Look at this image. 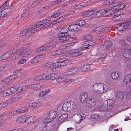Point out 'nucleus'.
<instances>
[{
	"label": "nucleus",
	"instance_id": "18",
	"mask_svg": "<svg viewBox=\"0 0 131 131\" xmlns=\"http://www.w3.org/2000/svg\"><path fill=\"white\" fill-rule=\"evenodd\" d=\"M36 118L34 116H31L26 118V123H37Z\"/></svg>",
	"mask_w": 131,
	"mask_h": 131
},
{
	"label": "nucleus",
	"instance_id": "32",
	"mask_svg": "<svg viewBox=\"0 0 131 131\" xmlns=\"http://www.w3.org/2000/svg\"><path fill=\"white\" fill-rule=\"evenodd\" d=\"M105 102L103 103V104L101 105L99 108V110L101 111H104L107 110V106L106 105H105Z\"/></svg>",
	"mask_w": 131,
	"mask_h": 131
},
{
	"label": "nucleus",
	"instance_id": "48",
	"mask_svg": "<svg viewBox=\"0 0 131 131\" xmlns=\"http://www.w3.org/2000/svg\"><path fill=\"white\" fill-rule=\"evenodd\" d=\"M80 115L78 114L75 116V121L76 122H78L77 123H80L81 121L80 119Z\"/></svg>",
	"mask_w": 131,
	"mask_h": 131
},
{
	"label": "nucleus",
	"instance_id": "16",
	"mask_svg": "<svg viewBox=\"0 0 131 131\" xmlns=\"http://www.w3.org/2000/svg\"><path fill=\"white\" fill-rule=\"evenodd\" d=\"M93 15L96 17L98 18L103 16V13L104 12H103L102 10H93Z\"/></svg>",
	"mask_w": 131,
	"mask_h": 131
},
{
	"label": "nucleus",
	"instance_id": "6",
	"mask_svg": "<svg viewBox=\"0 0 131 131\" xmlns=\"http://www.w3.org/2000/svg\"><path fill=\"white\" fill-rule=\"evenodd\" d=\"M89 46H84L80 47L77 49L74 50L73 55L75 57H77L82 55L83 53V50L86 49H89Z\"/></svg>",
	"mask_w": 131,
	"mask_h": 131
},
{
	"label": "nucleus",
	"instance_id": "59",
	"mask_svg": "<svg viewBox=\"0 0 131 131\" xmlns=\"http://www.w3.org/2000/svg\"><path fill=\"white\" fill-rule=\"evenodd\" d=\"M56 51L57 55H60L63 53V51L62 49H60Z\"/></svg>",
	"mask_w": 131,
	"mask_h": 131
},
{
	"label": "nucleus",
	"instance_id": "9",
	"mask_svg": "<svg viewBox=\"0 0 131 131\" xmlns=\"http://www.w3.org/2000/svg\"><path fill=\"white\" fill-rule=\"evenodd\" d=\"M96 104L95 100L93 98H90L86 101V105L90 107H93Z\"/></svg>",
	"mask_w": 131,
	"mask_h": 131
},
{
	"label": "nucleus",
	"instance_id": "21",
	"mask_svg": "<svg viewBox=\"0 0 131 131\" xmlns=\"http://www.w3.org/2000/svg\"><path fill=\"white\" fill-rule=\"evenodd\" d=\"M77 25V24L71 25L68 27V29L69 30L71 31H78L79 30V28L76 26Z\"/></svg>",
	"mask_w": 131,
	"mask_h": 131
},
{
	"label": "nucleus",
	"instance_id": "39",
	"mask_svg": "<svg viewBox=\"0 0 131 131\" xmlns=\"http://www.w3.org/2000/svg\"><path fill=\"white\" fill-rule=\"evenodd\" d=\"M51 21V20L50 19H45L39 22L38 23L39 24H43L46 23H48Z\"/></svg>",
	"mask_w": 131,
	"mask_h": 131
},
{
	"label": "nucleus",
	"instance_id": "62",
	"mask_svg": "<svg viewBox=\"0 0 131 131\" xmlns=\"http://www.w3.org/2000/svg\"><path fill=\"white\" fill-rule=\"evenodd\" d=\"M26 60L25 59H21L19 61L18 63L20 64H23L26 62Z\"/></svg>",
	"mask_w": 131,
	"mask_h": 131
},
{
	"label": "nucleus",
	"instance_id": "43",
	"mask_svg": "<svg viewBox=\"0 0 131 131\" xmlns=\"http://www.w3.org/2000/svg\"><path fill=\"white\" fill-rule=\"evenodd\" d=\"M126 96L128 99L131 98V89H129L126 92Z\"/></svg>",
	"mask_w": 131,
	"mask_h": 131
},
{
	"label": "nucleus",
	"instance_id": "60",
	"mask_svg": "<svg viewBox=\"0 0 131 131\" xmlns=\"http://www.w3.org/2000/svg\"><path fill=\"white\" fill-rule=\"evenodd\" d=\"M9 89L10 91V92L12 94H14L16 91V88L14 87H11L10 88H9Z\"/></svg>",
	"mask_w": 131,
	"mask_h": 131
},
{
	"label": "nucleus",
	"instance_id": "29",
	"mask_svg": "<svg viewBox=\"0 0 131 131\" xmlns=\"http://www.w3.org/2000/svg\"><path fill=\"white\" fill-rule=\"evenodd\" d=\"M50 91V89H48L46 90L40 92L39 93V97H43L46 95V94Z\"/></svg>",
	"mask_w": 131,
	"mask_h": 131
},
{
	"label": "nucleus",
	"instance_id": "31",
	"mask_svg": "<svg viewBox=\"0 0 131 131\" xmlns=\"http://www.w3.org/2000/svg\"><path fill=\"white\" fill-rule=\"evenodd\" d=\"M41 87V85L40 84H33L31 85V88L35 89H39Z\"/></svg>",
	"mask_w": 131,
	"mask_h": 131
},
{
	"label": "nucleus",
	"instance_id": "54",
	"mask_svg": "<svg viewBox=\"0 0 131 131\" xmlns=\"http://www.w3.org/2000/svg\"><path fill=\"white\" fill-rule=\"evenodd\" d=\"M77 24H78L80 26H82L85 23V21L84 20H80L79 21L77 22Z\"/></svg>",
	"mask_w": 131,
	"mask_h": 131
},
{
	"label": "nucleus",
	"instance_id": "12",
	"mask_svg": "<svg viewBox=\"0 0 131 131\" xmlns=\"http://www.w3.org/2000/svg\"><path fill=\"white\" fill-rule=\"evenodd\" d=\"M27 29V30L28 31L25 34L26 37H24L25 38H27V37L35 33L34 29H32V26L31 28H28Z\"/></svg>",
	"mask_w": 131,
	"mask_h": 131
},
{
	"label": "nucleus",
	"instance_id": "11",
	"mask_svg": "<svg viewBox=\"0 0 131 131\" xmlns=\"http://www.w3.org/2000/svg\"><path fill=\"white\" fill-rule=\"evenodd\" d=\"M88 97L87 93L85 92H83L81 93L80 96V100L82 103H84Z\"/></svg>",
	"mask_w": 131,
	"mask_h": 131
},
{
	"label": "nucleus",
	"instance_id": "14",
	"mask_svg": "<svg viewBox=\"0 0 131 131\" xmlns=\"http://www.w3.org/2000/svg\"><path fill=\"white\" fill-rule=\"evenodd\" d=\"M12 52L10 51H8L4 53L2 56L0 57V58L3 60H5L9 58L11 56Z\"/></svg>",
	"mask_w": 131,
	"mask_h": 131
},
{
	"label": "nucleus",
	"instance_id": "45",
	"mask_svg": "<svg viewBox=\"0 0 131 131\" xmlns=\"http://www.w3.org/2000/svg\"><path fill=\"white\" fill-rule=\"evenodd\" d=\"M103 90L104 91V93H105L110 90V87L109 86H107L105 84H103Z\"/></svg>",
	"mask_w": 131,
	"mask_h": 131
},
{
	"label": "nucleus",
	"instance_id": "28",
	"mask_svg": "<svg viewBox=\"0 0 131 131\" xmlns=\"http://www.w3.org/2000/svg\"><path fill=\"white\" fill-rule=\"evenodd\" d=\"M125 6V4L124 3H120L118 7L116 8L115 7H113V8L116 9H115V12L116 13L117 12L119 11V10L123 9Z\"/></svg>",
	"mask_w": 131,
	"mask_h": 131
},
{
	"label": "nucleus",
	"instance_id": "35",
	"mask_svg": "<svg viewBox=\"0 0 131 131\" xmlns=\"http://www.w3.org/2000/svg\"><path fill=\"white\" fill-rule=\"evenodd\" d=\"M93 10H90L84 12L81 15H86L89 16L92 15H93Z\"/></svg>",
	"mask_w": 131,
	"mask_h": 131
},
{
	"label": "nucleus",
	"instance_id": "50",
	"mask_svg": "<svg viewBox=\"0 0 131 131\" xmlns=\"http://www.w3.org/2000/svg\"><path fill=\"white\" fill-rule=\"evenodd\" d=\"M92 38L91 36V35H87L85 36L83 38V39L84 41H91Z\"/></svg>",
	"mask_w": 131,
	"mask_h": 131
},
{
	"label": "nucleus",
	"instance_id": "63",
	"mask_svg": "<svg viewBox=\"0 0 131 131\" xmlns=\"http://www.w3.org/2000/svg\"><path fill=\"white\" fill-rule=\"evenodd\" d=\"M28 30L27 29H25L22 31L20 33V35L21 36H23L24 37H26L25 36V34L26 32Z\"/></svg>",
	"mask_w": 131,
	"mask_h": 131
},
{
	"label": "nucleus",
	"instance_id": "3",
	"mask_svg": "<svg viewBox=\"0 0 131 131\" xmlns=\"http://www.w3.org/2000/svg\"><path fill=\"white\" fill-rule=\"evenodd\" d=\"M76 107L75 103L72 101L65 102L62 107V110L66 112H70L73 110Z\"/></svg>",
	"mask_w": 131,
	"mask_h": 131
},
{
	"label": "nucleus",
	"instance_id": "5",
	"mask_svg": "<svg viewBox=\"0 0 131 131\" xmlns=\"http://www.w3.org/2000/svg\"><path fill=\"white\" fill-rule=\"evenodd\" d=\"M116 9L113 7L107 10H102L104 12L103 13V16L104 17H107L111 16H113L114 13H116L115 9Z\"/></svg>",
	"mask_w": 131,
	"mask_h": 131
},
{
	"label": "nucleus",
	"instance_id": "7",
	"mask_svg": "<svg viewBox=\"0 0 131 131\" xmlns=\"http://www.w3.org/2000/svg\"><path fill=\"white\" fill-rule=\"evenodd\" d=\"M103 84L96 83L94 84L93 86V89L95 91H98L100 93L102 94L104 93L102 88Z\"/></svg>",
	"mask_w": 131,
	"mask_h": 131
},
{
	"label": "nucleus",
	"instance_id": "26",
	"mask_svg": "<svg viewBox=\"0 0 131 131\" xmlns=\"http://www.w3.org/2000/svg\"><path fill=\"white\" fill-rule=\"evenodd\" d=\"M3 8V6H1L0 7V20L6 16L4 10V9Z\"/></svg>",
	"mask_w": 131,
	"mask_h": 131
},
{
	"label": "nucleus",
	"instance_id": "8",
	"mask_svg": "<svg viewBox=\"0 0 131 131\" xmlns=\"http://www.w3.org/2000/svg\"><path fill=\"white\" fill-rule=\"evenodd\" d=\"M8 0L6 1L5 3L2 6H3V8L4 9V10L6 16L10 14L12 11L11 8H6L9 5Z\"/></svg>",
	"mask_w": 131,
	"mask_h": 131
},
{
	"label": "nucleus",
	"instance_id": "33",
	"mask_svg": "<svg viewBox=\"0 0 131 131\" xmlns=\"http://www.w3.org/2000/svg\"><path fill=\"white\" fill-rule=\"evenodd\" d=\"M26 90V88L25 86H19L17 89L16 91L19 93L23 92Z\"/></svg>",
	"mask_w": 131,
	"mask_h": 131
},
{
	"label": "nucleus",
	"instance_id": "13",
	"mask_svg": "<svg viewBox=\"0 0 131 131\" xmlns=\"http://www.w3.org/2000/svg\"><path fill=\"white\" fill-rule=\"evenodd\" d=\"M105 104H107V107L108 109H111L113 107L115 103V100L111 99L108 100L106 102H105Z\"/></svg>",
	"mask_w": 131,
	"mask_h": 131
},
{
	"label": "nucleus",
	"instance_id": "49",
	"mask_svg": "<svg viewBox=\"0 0 131 131\" xmlns=\"http://www.w3.org/2000/svg\"><path fill=\"white\" fill-rule=\"evenodd\" d=\"M66 80V78L63 77L58 78L57 79V81L59 83L63 82Z\"/></svg>",
	"mask_w": 131,
	"mask_h": 131
},
{
	"label": "nucleus",
	"instance_id": "1",
	"mask_svg": "<svg viewBox=\"0 0 131 131\" xmlns=\"http://www.w3.org/2000/svg\"><path fill=\"white\" fill-rule=\"evenodd\" d=\"M66 31L67 29L65 27L61 29V34H58V37L57 38L56 41V42H60L67 40L71 37V36Z\"/></svg>",
	"mask_w": 131,
	"mask_h": 131
},
{
	"label": "nucleus",
	"instance_id": "19",
	"mask_svg": "<svg viewBox=\"0 0 131 131\" xmlns=\"http://www.w3.org/2000/svg\"><path fill=\"white\" fill-rule=\"evenodd\" d=\"M52 120H50L49 118H39L37 119V122L40 123H49L52 122Z\"/></svg>",
	"mask_w": 131,
	"mask_h": 131
},
{
	"label": "nucleus",
	"instance_id": "56",
	"mask_svg": "<svg viewBox=\"0 0 131 131\" xmlns=\"http://www.w3.org/2000/svg\"><path fill=\"white\" fill-rule=\"evenodd\" d=\"M119 43L120 45L123 46H125L126 44V42H125V40L123 39H121V40L119 41Z\"/></svg>",
	"mask_w": 131,
	"mask_h": 131
},
{
	"label": "nucleus",
	"instance_id": "23",
	"mask_svg": "<svg viewBox=\"0 0 131 131\" xmlns=\"http://www.w3.org/2000/svg\"><path fill=\"white\" fill-rule=\"evenodd\" d=\"M123 56L127 60H131V52H125L123 53Z\"/></svg>",
	"mask_w": 131,
	"mask_h": 131
},
{
	"label": "nucleus",
	"instance_id": "38",
	"mask_svg": "<svg viewBox=\"0 0 131 131\" xmlns=\"http://www.w3.org/2000/svg\"><path fill=\"white\" fill-rule=\"evenodd\" d=\"M31 105L32 108L38 107L41 105V104L39 103H34L31 104Z\"/></svg>",
	"mask_w": 131,
	"mask_h": 131
},
{
	"label": "nucleus",
	"instance_id": "64",
	"mask_svg": "<svg viewBox=\"0 0 131 131\" xmlns=\"http://www.w3.org/2000/svg\"><path fill=\"white\" fill-rule=\"evenodd\" d=\"M42 80H49V78H50V77L49 76V75H42Z\"/></svg>",
	"mask_w": 131,
	"mask_h": 131
},
{
	"label": "nucleus",
	"instance_id": "25",
	"mask_svg": "<svg viewBox=\"0 0 131 131\" xmlns=\"http://www.w3.org/2000/svg\"><path fill=\"white\" fill-rule=\"evenodd\" d=\"M113 17V20L114 21H119L122 20L123 18H122L121 15H118L117 14V15L115 14V13H114V14L113 16H112Z\"/></svg>",
	"mask_w": 131,
	"mask_h": 131
},
{
	"label": "nucleus",
	"instance_id": "42",
	"mask_svg": "<svg viewBox=\"0 0 131 131\" xmlns=\"http://www.w3.org/2000/svg\"><path fill=\"white\" fill-rule=\"evenodd\" d=\"M99 118V116L97 114H93L91 115L90 118L92 119H97Z\"/></svg>",
	"mask_w": 131,
	"mask_h": 131
},
{
	"label": "nucleus",
	"instance_id": "40",
	"mask_svg": "<svg viewBox=\"0 0 131 131\" xmlns=\"http://www.w3.org/2000/svg\"><path fill=\"white\" fill-rule=\"evenodd\" d=\"M111 28L110 27L102 28V32H106L111 31Z\"/></svg>",
	"mask_w": 131,
	"mask_h": 131
},
{
	"label": "nucleus",
	"instance_id": "2",
	"mask_svg": "<svg viewBox=\"0 0 131 131\" xmlns=\"http://www.w3.org/2000/svg\"><path fill=\"white\" fill-rule=\"evenodd\" d=\"M115 28L119 31L131 28V19L124 23H119L115 25Z\"/></svg>",
	"mask_w": 131,
	"mask_h": 131
},
{
	"label": "nucleus",
	"instance_id": "4",
	"mask_svg": "<svg viewBox=\"0 0 131 131\" xmlns=\"http://www.w3.org/2000/svg\"><path fill=\"white\" fill-rule=\"evenodd\" d=\"M101 47L103 48V50H109L111 51H114L116 48L115 45L113 44L111 41L108 40L105 41Z\"/></svg>",
	"mask_w": 131,
	"mask_h": 131
},
{
	"label": "nucleus",
	"instance_id": "34",
	"mask_svg": "<svg viewBox=\"0 0 131 131\" xmlns=\"http://www.w3.org/2000/svg\"><path fill=\"white\" fill-rule=\"evenodd\" d=\"M124 94L122 92H118L117 95V98L119 101L122 100L123 99Z\"/></svg>",
	"mask_w": 131,
	"mask_h": 131
},
{
	"label": "nucleus",
	"instance_id": "36",
	"mask_svg": "<svg viewBox=\"0 0 131 131\" xmlns=\"http://www.w3.org/2000/svg\"><path fill=\"white\" fill-rule=\"evenodd\" d=\"M26 118L25 117H21L18 118L16 120V122L18 123H24L26 122Z\"/></svg>",
	"mask_w": 131,
	"mask_h": 131
},
{
	"label": "nucleus",
	"instance_id": "51",
	"mask_svg": "<svg viewBox=\"0 0 131 131\" xmlns=\"http://www.w3.org/2000/svg\"><path fill=\"white\" fill-rule=\"evenodd\" d=\"M23 51V50L20 51V49L19 50L17 51H18V53H19V56L20 57H24L25 56V52L24 51L22 52Z\"/></svg>",
	"mask_w": 131,
	"mask_h": 131
},
{
	"label": "nucleus",
	"instance_id": "24",
	"mask_svg": "<svg viewBox=\"0 0 131 131\" xmlns=\"http://www.w3.org/2000/svg\"><path fill=\"white\" fill-rule=\"evenodd\" d=\"M111 77L113 79L117 80L119 78V75L118 73L117 72H115L112 73Z\"/></svg>",
	"mask_w": 131,
	"mask_h": 131
},
{
	"label": "nucleus",
	"instance_id": "57",
	"mask_svg": "<svg viewBox=\"0 0 131 131\" xmlns=\"http://www.w3.org/2000/svg\"><path fill=\"white\" fill-rule=\"evenodd\" d=\"M17 113V111L16 110H14L12 111L11 112L9 113L7 115L8 116H11L14 115L15 114Z\"/></svg>",
	"mask_w": 131,
	"mask_h": 131
},
{
	"label": "nucleus",
	"instance_id": "61",
	"mask_svg": "<svg viewBox=\"0 0 131 131\" xmlns=\"http://www.w3.org/2000/svg\"><path fill=\"white\" fill-rule=\"evenodd\" d=\"M102 27H97L95 29V31H97L100 32H102Z\"/></svg>",
	"mask_w": 131,
	"mask_h": 131
},
{
	"label": "nucleus",
	"instance_id": "20",
	"mask_svg": "<svg viewBox=\"0 0 131 131\" xmlns=\"http://www.w3.org/2000/svg\"><path fill=\"white\" fill-rule=\"evenodd\" d=\"M57 114V112L53 111H50L49 114V116L50 120L54 119L56 117Z\"/></svg>",
	"mask_w": 131,
	"mask_h": 131
},
{
	"label": "nucleus",
	"instance_id": "46",
	"mask_svg": "<svg viewBox=\"0 0 131 131\" xmlns=\"http://www.w3.org/2000/svg\"><path fill=\"white\" fill-rule=\"evenodd\" d=\"M39 62L38 60V57L36 56L31 61V63L32 64L36 63Z\"/></svg>",
	"mask_w": 131,
	"mask_h": 131
},
{
	"label": "nucleus",
	"instance_id": "53",
	"mask_svg": "<svg viewBox=\"0 0 131 131\" xmlns=\"http://www.w3.org/2000/svg\"><path fill=\"white\" fill-rule=\"evenodd\" d=\"M29 43H28L23 46L20 49V51L24 50L28 48L29 47Z\"/></svg>",
	"mask_w": 131,
	"mask_h": 131
},
{
	"label": "nucleus",
	"instance_id": "41",
	"mask_svg": "<svg viewBox=\"0 0 131 131\" xmlns=\"http://www.w3.org/2000/svg\"><path fill=\"white\" fill-rule=\"evenodd\" d=\"M18 51H17L14 53L12 52L11 54L12 56L14 55V56L13 57V58L15 59H16L19 58H20L19 56V54L17 55L18 54Z\"/></svg>",
	"mask_w": 131,
	"mask_h": 131
},
{
	"label": "nucleus",
	"instance_id": "55",
	"mask_svg": "<svg viewBox=\"0 0 131 131\" xmlns=\"http://www.w3.org/2000/svg\"><path fill=\"white\" fill-rule=\"evenodd\" d=\"M8 106V104L5 103H0V109L6 107Z\"/></svg>",
	"mask_w": 131,
	"mask_h": 131
},
{
	"label": "nucleus",
	"instance_id": "52",
	"mask_svg": "<svg viewBox=\"0 0 131 131\" xmlns=\"http://www.w3.org/2000/svg\"><path fill=\"white\" fill-rule=\"evenodd\" d=\"M84 3H81L80 4L78 5L75 6V9L82 8H83L84 6Z\"/></svg>",
	"mask_w": 131,
	"mask_h": 131
},
{
	"label": "nucleus",
	"instance_id": "30",
	"mask_svg": "<svg viewBox=\"0 0 131 131\" xmlns=\"http://www.w3.org/2000/svg\"><path fill=\"white\" fill-rule=\"evenodd\" d=\"M54 66V64L52 63L49 62L46 64L44 66L43 68L45 69L52 68Z\"/></svg>",
	"mask_w": 131,
	"mask_h": 131
},
{
	"label": "nucleus",
	"instance_id": "17",
	"mask_svg": "<svg viewBox=\"0 0 131 131\" xmlns=\"http://www.w3.org/2000/svg\"><path fill=\"white\" fill-rule=\"evenodd\" d=\"M68 115L67 114H62L58 118L57 120L58 123H61L65 121L67 118Z\"/></svg>",
	"mask_w": 131,
	"mask_h": 131
},
{
	"label": "nucleus",
	"instance_id": "27",
	"mask_svg": "<svg viewBox=\"0 0 131 131\" xmlns=\"http://www.w3.org/2000/svg\"><path fill=\"white\" fill-rule=\"evenodd\" d=\"M52 128V126L49 123H47V124L43 127L42 131H49Z\"/></svg>",
	"mask_w": 131,
	"mask_h": 131
},
{
	"label": "nucleus",
	"instance_id": "22",
	"mask_svg": "<svg viewBox=\"0 0 131 131\" xmlns=\"http://www.w3.org/2000/svg\"><path fill=\"white\" fill-rule=\"evenodd\" d=\"M38 23V22L35 24L34 25L32 26V29H34L35 32L38 31L40 29H42L41 25Z\"/></svg>",
	"mask_w": 131,
	"mask_h": 131
},
{
	"label": "nucleus",
	"instance_id": "47",
	"mask_svg": "<svg viewBox=\"0 0 131 131\" xmlns=\"http://www.w3.org/2000/svg\"><path fill=\"white\" fill-rule=\"evenodd\" d=\"M29 14V12L28 11H25L21 15L22 18L24 19L26 18Z\"/></svg>",
	"mask_w": 131,
	"mask_h": 131
},
{
	"label": "nucleus",
	"instance_id": "58",
	"mask_svg": "<svg viewBox=\"0 0 131 131\" xmlns=\"http://www.w3.org/2000/svg\"><path fill=\"white\" fill-rule=\"evenodd\" d=\"M19 97H15L12 98L11 100L12 103L16 101L19 100Z\"/></svg>",
	"mask_w": 131,
	"mask_h": 131
},
{
	"label": "nucleus",
	"instance_id": "44",
	"mask_svg": "<svg viewBox=\"0 0 131 131\" xmlns=\"http://www.w3.org/2000/svg\"><path fill=\"white\" fill-rule=\"evenodd\" d=\"M14 79V78L13 76L12 75L5 79L4 80V81L7 83L8 82L10 81L13 80Z\"/></svg>",
	"mask_w": 131,
	"mask_h": 131
},
{
	"label": "nucleus",
	"instance_id": "10",
	"mask_svg": "<svg viewBox=\"0 0 131 131\" xmlns=\"http://www.w3.org/2000/svg\"><path fill=\"white\" fill-rule=\"evenodd\" d=\"M79 69L77 67H72L67 70V72L69 75L74 74L78 72Z\"/></svg>",
	"mask_w": 131,
	"mask_h": 131
},
{
	"label": "nucleus",
	"instance_id": "15",
	"mask_svg": "<svg viewBox=\"0 0 131 131\" xmlns=\"http://www.w3.org/2000/svg\"><path fill=\"white\" fill-rule=\"evenodd\" d=\"M131 82V74H128L125 77L123 82L125 84H127Z\"/></svg>",
	"mask_w": 131,
	"mask_h": 131
},
{
	"label": "nucleus",
	"instance_id": "37",
	"mask_svg": "<svg viewBox=\"0 0 131 131\" xmlns=\"http://www.w3.org/2000/svg\"><path fill=\"white\" fill-rule=\"evenodd\" d=\"M90 65H86L82 67L80 70L81 71L84 72L90 69Z\"/></svg>",
	"mask_w": 131,
	"mask_h": 131
}]
</instances>
